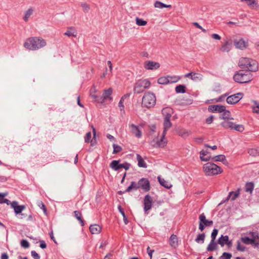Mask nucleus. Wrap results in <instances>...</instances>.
I'll use <instances>...</instances> for the list:
<instances>
[{
	"instance_id": "nucleus-1",
	"label": "nucleus",
	"mask_w": 259,
	"mask_h": 259,
	"mask_svg": "<svg viewBox=\"0 0 259 259\" xmlns=\"http://www.w3.org/2000/svg\"><path fill=\"white\" fill-rule=\"evenodd\" d=\"M47 45L45 40L40 37H30L26 39L23 46L27 50H38Z\"/></svg>"
},
{
	"instance_id": "nucleus-2",
	"label": "nucleus",
	"mask_w": 259,
	"mask_h": 259,
	"mask_svg": "<svg viewBox=\"0 0 259 259\" xmlns=\"http://www.w3.org/2000/svg\"><path fill=\"white\" fill-rule=\"evenodd\" d=\"M233 79L235 82L239 83H247L252 80V75L249 72L239 71L234 74Z\"/></svg>"
},
{
	"instance_id": "nucleus-3",
	"label": "nucleus",
	"mask_w": 259,
	"mask_h": 259,
	"mask_svg": "<svg viewBox=\"0 0 259 259\" xmlns=\"http://www.w3.org/2000/svg\"><path fill=\"white\" fill-rule=\"evenodd\" d=\"M203 170L207 176L218 175L222 172V169L215 164L212 162H207L203 166Z\"/></svg>"
},
{
	"instance_id": "nucleus-4",
	"label": "nucleus",
	"mask_w": 259,
	"mask_h": 259,
	"mask_svg": "<svg viewBox=\"0 0 259 259\" xmlns=\"http://www.w3.org/2000/svg\"><path fill=\"white\" fill-rule=\"evenodd\" d=\"M156 103V97L154 94L147 92L142 98V105L148 108L153 107Z\"/></svg>"
},
{
	"instance_id": "nucleus-5",
	"label": "nucleus",
	"mask_w": 259,
	"mask_h": 259,
	"mask_svg": "<svg viewBox=\"0 0 259 259\" xmlns=\"http://www.w3.org/2000/svg\"><path fill=\"white\" fill-rule=\"evenodd\" d=\"M150 82L147 79L139 80L134 86V91L135 93L140 94L143 92L150 85Z\"/></svg>"
},
{
	"instance_id": "nucleus-6",
	"label": "nucleus",
	"mask_w": 259,
	"mask_h": 259,
	"mask_svg": "<svg viewBox=\"0 0 259 259\" xmlns=\"http://www.w3.org/2000/svg\"><path fill=\"white\" fill-rule=\"evenodd\" d=\"M137 190L141 188L144 192H148L150 190V185L149 180L146 178L141 179L136 183Z\"/></svg>"
},
{
	"instance_id": "nucleus-7",
	"label": "nucleus",
	"mask_w": 259,
	"mask_h": 259,
	"mask_svg": "<svg viewBox=\"0 0 259 259\" xmlns=\"http://www.w3.org/2000/svg\"><path fill=\"white\" fill-rule=\"evenodd\" d=\"M234 45L237 49L243 50L248 46V41L242 38H236L233 40Z\"/></svg>"
},
{
	"instance_id": "nucleus-8",
	"label": "nucleus",
	"mask_w": 259,
	"mask_h": 259,
	"mask_svg": "<svg viewBox=\"0 0 259 259\" xmlns=\"http://www.w3.org/2000/svg\"><path fill=\"white\" fill-rule=\"evenodd\" d=\"M243 98V94L238 93L227 97L226 101L229 104H235Z\"/></svg>"
},
{
	"instance_id": "nucleus-9",
	"label": "nucleus",
	"mask_w": 259,
	"mask_h": 259,
	"mask_svg": "<svg viewBox=\"0 0 259 259\" xmlns=\"http://www.w3.org/2000/svg\"><path fill=\"white\" fill-rule=\"evenodd\" d=\"M175 103L179 105L185 106L190 105L193 103V100L185 97H180L175 100Z\"/></svg>"
},
{
	"instance_id": "nucleus-10",
	"label": "nucleus",
	"mask_w": 259,
	"mask_h": 259,
	"mask_svg": "<svg viewBox=\"0 0 259 259\" xmlns=\"http://www.w3.org/2000/svg\"><path fill=\"white\" fill-rule=\"evenodd\" d=\"M152 198L149 195H146L144 198L143 200L144 203V209L145 212H146L148 210H150L152 207Z\"/></svg>"
},
{
	"instance_id": "nucleus-11",
	"label": "nucleus",
	"mask_w": 259,
	"mask_h": 259,
	"mask_svg": "<svg viewBox=\"0 0 259 259\" xmlns=\"http://www.w3.org/2000/svg\"><path fill=\"white\" fill-rule=\"evenodd\" d=\"M245 69L249 71L255 72L258 70V63L255 60L250 59Z\"/></svg>"
},
{
	"instance_id": "nucleus-12",
	"label": "nucleus",
	"mask_w": 259,
	"mask_h": 259,
	"mask_svg": "<svg viewBox=\"0 0 259 259\" xmlns=\"http://www.w3.org/2000/svg\"><path fill=\"white\" fill-rule=\"evenodd\" d=\"M11 207L14 209V212L16 214H20L25 208L24 205H19L18 202L14 201L11 203Z\"/></svg>"
},
{
	"instance_id": "nucleus-13",
	"label": "nucleus",
	"mask_w": 259,
	"mask_h": 259,
	"mask_svg": "<svg viewBox=\"0 0 259 259\" xmlns=\"http://www.w3.org/2000/svg\"><path fill=\"white\" fill-rule=\"evenodd\" d=\"M232 40H225L222 45V47L220 48L221 51L223 52H229L232 46Z\"/></svg>"
},
{
	"instance_id": "nucleus-14",
	"label": "nucleus",
	"mask_w": 259,
	"mask_h": 259,
	"mask_svg": "<svg viewBox=\"0 0 259 259\" xmlns=\"http://www.w3.org/2000/svg\"><path fill=\"white\" fill-rule=\"evenodd\" d=\"M249 234L252 237V240L253 241L252 246L254 247L259 248V235L257 232H250Z\"/></svg>"
},
{
	"instance_id": "nucleus-15",
	"label": "nucleus",
	"mask_w": 259,
	"mask_h": 259,
	"mask_svg": "<svg viewBox=\"0 0 259 259\" xmlns=\"http://www.w3.org/2000/svg\"><path fill=\"white\" fill-rule=\"evenodd\" d=\"M225 106L221 105H213L208 107V110L212 112H218L219 113L223 112L225 110Z\"/></svg>"
},
{
	"instance_id": "nucleus-16",
	"label": "nucleus",
	"mask_w": 259,
	"mask_h": 259,
	"mask_svg": "<svg viewBox=\"0 0 259 259\" xmlns=\"http://www.w3.org/2000/svg\"><path fill=\"white\" fill-rule=\"evenodd\" d=\"M159 67L160 64L157 62L148 61L145 63V68L148 70L156 69Z\"/></svg>"
},
{
	"instance_id": "nucleus-17",
	"label": "nucleus",
	"mask_w": 259,
	"mask_h": 259,
	"mask_svg": "<svg viewBox=\"0 0 259 259\" xmlns=\"http://www.w3.org/2000/svg\"><path fill=\"white\" fill-rule=\"evenodd\" d=\"M162 114L164 117V119H170L173 113L172 109L170 107H166L162 110Z\"/></svg>"
},
{
	"instance_id": "nucleus-18",
	"label": "nucleus",
	"mask_w": 259,
	"mask_h": 259,
	"mask_svg": "<svg viewBox=\"0 0 259 259\" xmlns=\"http://www.w3.org/2000/svg\"><path fill=\"white\" fill-rule=\"evenodd\" d=\"M209 152L207 150H202L200 152V158L201 161H208L210 160L211 156L208 155Z\"/></svg>"
},
{
	"instance_id": "nucleus-19",
	"label": "nucleus",
	"mask_w": 259,
	"mask_h": 259,
	"mask_svg": "<svg viewBox=\"0 0 259 259\" xmlns=\"http://www.w3.org/2000/svg\"><path fill=\"white\" fill-rule=\"evenodd\" d=\"M199 219L206 227L211 226L213 225V221L207 220L204 213L199 215Z\"/></svg>"
},
{
	"instance_id": "nucleus-20",
	"label": "nucleus",
	"mask_w": 259,
	"mask_h": 259,
	"mask_svg": "<svg viewBox=\"0 0 259 259\" xmlns=\"http://www.w3.org/2000/svg\"><path fill=\"white\" fill-rule=\"evenodd\" d=\"M172 126V123L170 121V119H164L163 121V137H164L166 134L167 130H168Z\"/></svg>"
},
{
	"instance_id": "nucleus-21",
	"label": "nucleus",
	"mask_w": 259,
	"mask_h": 259,
	"mask_svg": "<svg viewBox=\"0 0 259 259\" xmlns=\"http://www.w3.org/2000/svg\"><path fill=\"white\" fill-rule=\"evenodd\" d=\"M65 35L68 37L73 36L76 37L77 36V31L73 27H69L67 28L66 32L64 33Z\"/></svg>"
},
{
	"instance_id": "nucleus-22",
	"label": "nucleus",
	"mask_w": 259,
	"mask_h": 259,
	"mask_svg": "<svg viewBox=\"0 0 259 259\" xmlns=\"http://www.w3.org/2000/svg\"><path fill=\"white\" fill-rule=\"evenodd\" d=\"M120 160H113L110 164V167L115 171L118 170L120 168L122 167V164L119 163Z\"/></svg>"
},
{
	"instance_id": "nucleus-23",
	"label": "nucleus",
	"mask_w": 259,
	"mask_h": 259,
	"mask_svg": "<svg viewBox=\"0 0 259 259\" xmlns=\"http://www.w3.org/2000/svg\"><path fill=\"white\" fill-rule=\"evenodd\" d=\"M101 227L97 224L91 225L90 227V230L92 234H98L101 231Z\"/></svg>"
},
{
	"instance_id": "nucleus-24",
	"label": "nucleus",
	"mask_w": 259,
	"mask_h": 259,
	"mask_svg": "<svg viewBox=\"0 0 259 259\" xmlns=\"http://www.w3.org/2000/svg\"><path fill=\"white\" fill-rule=\"evenodd\" d=\"M131 132L133 135L138 138L141 137V132L140 131L138 127L134 124L131 125Z\"/></svg>"
},
{
	"instance_id": "nucleus-25",
	"label": "nucleus",
	"mask_w": 259,
	"mask_h": 259,
	"mask_svg": "<svg viewBox=\"0 0 259 259\" xmlns=\"http://www.w3.org/2000/svg\"><path fill=\"white\" fill-rule=\"evenodd\" d=\"M169 241L171 246L176 248L178 246V239L176 235H171L169 238Z\"/></svg>"
},
{
	"instance_id": "nucleus-26",
	"label": "nucleus",
	"mask_w": 259,
	"mask_h": 259,
	"mask_svg": "<svg viewBox=\"0 0 259 259\" xmlns=\"http://www.w3.org/2000/svg\"><path fill=\"white\" fill-rule=\"evenodd\" d=\"M230 119L224 120L221 123V125L225 128H230L232 130L233 126L234 125V123L230 121Z\"/></svg>"
},
{
	"instance_id": "nucleus-27",
	"label": "nucleus",
	"mask_w": 259,
	"mask_h": 259,
	"mask_svg": "<svg viewBox=\"0 0 259 259\" xmlns=\"http://www.w3.org/2000/svg\"><path fill=\"white\" fill-rule=\"evenodd\" d=\"M250 59L249 58L245 57L240 58L238 63L239 66L241 68L245 69Z\"/></svg>"
},
{
	"instance_id": "nucleus-28",
	"label": "nucleus",
	"mask_w": 259,
	"mask_h": 259,
	"mask_svg": "<svg viewBox=\"0 0 259 259\" xmlns=\"http://www.w3.org/2000/svg\"><path fill=\"white\" fill-rule=\"evenodd\" d=\"M137 160L138 161V165L140 167L147 168V165L143 160L142 156L139 154H137Z\"/></svg>"
},
{
	"instance_id": "nucleus-29",
	"label": "nucleus",
	"mask_w": 259,
	"mask_h": 259,
	"mask_svg": "<svg viewBox=\"0 0 259 259\" xmlns=\"http://www.w3.org/2000/svg\"><path fill=\"white\" fill-rule=\"evenodd\" d=\"M229 239L228 235L224 236L223 235L219 238L217 243L220 244L222 247H223Z\"/></svg>"
},
{
	"instance_id": "nucleus-30",
	"label": "nucleus",
	"mask_w": 259,
	"mask_h": 259,
	"mask_svg": "<svg viewBox=\"0 0 259 259\" xmlns=\"http://www.w3.org/2000/svg\"><path fill=\"white\" fill-rule=\"evenodd\" d=\"M218 248L217 243L215 242L214 240H211L210 243L206 248V250L207 251H212L215 250Z\"/></svg>"
},
{
	"instance_id": "nucleus-31",
	"label": "nucleus",
	"mask_w": 259,
	"mask_h": 259,
	"mask_svg": "<svg viewBox=\"0 0 259 259\" xmlns=\"http://www.w3.org/2000/svg\"><path fill=\"white\" fill-rule=\"evenodd\" d=\"M112 93V90L111 88H109L108 90H105L102 96L105 100L107 99L111 100L112 98L111 97V95Z\"/></svg>"
},
{
	"instance_id": "nucleus-32",
	"label": "nucleus",
	"mask_w": 259,
	"mask_h": 259,
	"mask_svg": "<svg viewBox=\"0 0 259 259\" xmlns=\"http://www.w3.org/2000/svg\"><path fill=\"white\" fill-rule=\"evenodd\" d=\"M158 180L161 186H163L164 187L167 189H169L172 187V185L167 181H165L164 179L161 178L160 177H158Z\"/></svg>"
},
{
	"instance_id": "nucleus-33",
	"label": "nucleus",
	"mask_w": 259,
	"mask_h": 259,
	"mask_svg": "<svg viewBox=\"0 0 259 259\" xmlns=\"http://www.w3.org/2000/svg\"><path fill=\"white\" fill-rule=\"evenodd\" d=\"M213 161H221L223 162L224 163L226 161V157L224 155H219L217 156L211 157L210 159Z\"/></svg>"
},
{
	"instance_id": "nucleus-34",
	"label": "nucleus",
	"mask_w": 259,
	"mask_h": 259,
	"mask_svg": "<svg viewBox=\"0 0 259 259\" xmlns=\"http://www.w3.org/2000/svg\"><path fill=\"white\" fill-rule=\"evenodd\" d=\"M241 2H246L247 5L251 8H253L254 7L257 8H259V5L256 0H241Z\"/></svg>"
},
{
	"instance_id": "nucleus-35",
	"label": "nucleus",
	"mask_w": 259,
	"mask_h": 259,
	"mask_svg": "<svg viewBox=\"0 0 259 259\" xmlns=\"http://www.w3.org/2000/svg\"><path fill=\"white\" fill-rule=\"evenodd\" d=\"M231 113L229 110H226V108H225V110L223 111V113L220 116V118L223 119L224 120L226 119H231L233 120L234 118L233 117H230Z\"/></svg>"
},
{
	"instance_id": "nucleus-36",
	"label": "nucleus",
	"mask_w": 259,
	"mask_h": 259,
	"mask_svg": "<svg viewBox=\"0 0 259 259\" xmlns=\"http://www.w3.org/2000/svg\"><path fill=\"white\" fill-rule=\"evenodd\" d=\"M34 12V10L32 8H29L24 14V16L23 17V20L25 22H27L29 18L32 15Z\"/></svg>"
},
{
	"instance_id": "nucleus-37",
	"label": "nucleus",
	"mask_w": 259,
	"mask_h": 259,
	"mask_svg": "<svg viewBox=\"0 0 259 259\" xmlns=\"http://www.w3.org/2000/svg\"><path fill=\"white\" fill-rule=\"evenodd\" d=\"M74 217L80 223L81 226H83L84 225V222L83 220L82 219L81 213L79 211L75 210L74 211Z\"/></svg>"
},
{
	"instance_id": "nucleus-38",
	"label": "nucleus",
	"mask_w": 259,
	"mask_h": 259,
	"mask_svg": "<svg viewBox=\"0 0 259 259\" xmlns=\"http://www.w3.org/2000/svg\"><path fill=\"white\" fill-rule=\"evenodd\" d=\"M205 238V233L198 234L197 237L195 238V241L197 243L203 244L204 242Z\"/></svg>"
},
{
	"instance_id": "nucleus-39",
	"label": "nucleus",
	"mask_w": 259,
	"mask_h": 259,
	"mask_svg": "<svg viewBox=\"0 0 259 259\" xmlns=\"http://www.w3.org/2000/svg\"><path fill=\"white\" fill-rule=\"evenodd\" d=\"M191 79L194 81H201L203 79V75L200 73L193 72Z\"/></svg>"
},
{
	"instance_id": "nucleus-40",
	"label": "nucleus",
	"mask_w": 259,
	"mask_h": 259,
	"mask_svg": "<svg viewBox=\"0 0 259 259\" xmlns=\"http://www.w3.org/2000/svg\"><path fill=\"white\" fill-rule=\"evenodd\" d=\"M254 183L253 182L246 183L245 186V190L246 192L251 194L254 189Z\"/></svg>"
},
{
	"instance_id": "nucleus-41",
	"label": "nucleus",
	"mask_w": 259,
	"mask_h": 259,
	"mask_svg": "<svg viewBox=\"0 0 259 259\" xmlns=\"http://www.w3.org/2000/svg\"><path fill=\"white\" fill-rule=\"evenodd\" d=\"M7 194V193H0V203H6L7 205H11L12 202H11V201L9 200L4 198V197L6 196Z\"/></svg>"
},
{
	"instance_id": "nucleus-42",
	"label": "nucleus",
	"mask_w": 259,
	"mask_h": 259,
	"mask_svg": "<svg viewBox=\"0 0 259 259\" xmlns=\"http://www.w3.org/2000/svg\"><path fill=\"white\" fill-rule=\"evenodd\" d=\"M186 88L185 85L180 84L176 87L175 91L177 93L184 94L186 92Z\"/></svg>"
},
{
	"instance_id": "nucleus-43",
	"label": "nucleus",
	"mask_w": 259,
	"mask_h": 259,
	"mask_svg": "<svg viewBox=\"0 0 259 259\" xmlns=\"http://www.w3.org/2000/svg\"><path fill=\"white\" fill-rule=\"evenodd\" d=\"M240 240L244 244L249 245L251 244L252 245V243L253 242V241L252 240V237L250 238L249 237L245 236V237H242L240 238Z\"/></svg>"
},
{
	"instance_id": "nucleus-44",
	"label": "nucleus",
	"mask_w": 259,
	"mask_h": 259,
	"mask_svg": "<svg viewBox=\"0 0 259 259\" xmlns=\"http://www.w3.org/2000/svg\"><path fill=\"white\" fill-rule=\"evenodd\" d=\"M158 83L161 84H167L169 83V79L167 76H162L158 78Z\"/></svg>"
},
{
	"instance_id": "nucleus-45",
	"label": "nucleus",
	"mask_w": 259,
	"mask_h": 259,
	"mask_svg": "<svg viewBox=\"0 0 259 259\" xmlns=\"http://www.w3.org/2000/svg\"><path fill=\"white\" fill-rule=\"evenodd\" d=\"M91 96L92 98L95 99V101L97 102L98 103H103L105 101V99L103 98L102 96H99L97 95H96L95 94H93L92 93H91Z\"/></svg>"
},
{
	"instance_id": "nucleus-46",
	"label": "nucleus",
	"mask_w": 259,
	"mask_h": 259,
	"mask_svg": "<svg viewBox=\"0 0 259 259\" xmlns=\"http://www.w3.org/2000/svg\"><path fill=\"white\" fill-rule=\"evenodd\" d=\"M118 209L119 210V211L120 212V213L123 217L124 223H125V224L127 225L128 223V221L127 217L125 215L124 210H123L120 205H119L118 206Z\"/></svg>"
},
{
	"instance_id": "nucleus-47",
	"label": "nucleus",
	"mask_w": 259,
	"mask_h": 259,
	"mask_svg": "<svg viewBox=\"0 0 259 259\" xmlns=\"http://www.w3.org/2000/svg\"><path fill=\"white\" fill-rule=\"evenodd\" d=\"M232 130H234L239 132H242L244 130V127L242 124H236L234 123Z\"/></svg>"
},
{
	"instance_id": "nucleus-48",
	"label": "nucleus",
	"mask_w": 259,
	"mask_h": 259,
	"mask_svg": "<svg viewBox=\"0 0 259 259\" xmlns=\"http://www.w3.org/2000/svg\"><path fill=\"white\" fill-rule=\"evenodd\" d=\"M164 137H163V135L159 141L157 142V145L158 147H164L166 144V141L164 140Z\"/></svg>"
},
{
	"instance_id": "nucleus-49",
	"label": "nucleus",
	"mask_w": 259,
	"mask_h": 259,
	"mask_svg": "<svg viewBox=\"0 0 259 259\" xmlns=\"http://www.w3.org/2000/svg\"><path fill=\"white\" fill-rule=\"evenodd\" d=\"M81 7L84 13H88L90 10V6L86 3H81Z\"/></svg>"
},
{
	"instance_id": "nucleus-50",
	"label": "nucleus",
	"mask_w": 259,
	"mask_h": 259,
	"mask_svg": "<svg viewBox=\"0 0 259 259\" xmlns=\"http://www.w3.org/2000/svg\"><path fill=\"white\" fill-rule=\"evenodd\" d=\"M91 133L90 132L87 133L85 137H84V142L85 143H91V145L93 146L94 145L93 140H91Z\"/></svg>"
},
{
	"instance_id": "nucleus-51",
	"label": "nucleus",
	"mask_w": 259,
	"mask_h": 259,
	"mask_svg": "<svg viewBox=\"0 0 259 259\" xmlns=\"http://www.w3.org/2000/svg\"><path fill=\"white\" fill-rule=\"evenodd\" d=\"M136 24L139 26H145L147 23V22L146 21L144 20L143 19L139 18L138 17L136 18Z\"/></svg>"
},
{
	"instance_id": "nucleus-52",
	"label": "nucleus",
	"mask_w": 259,
	"mask_h": 259,
	"mask_svg": "<svg viewBox=\"0 0 259 259\" xmlns=\"http://www.w3.org/2000/svg\"><path fill=\"white\" fill-rule=\"evenodd\" d=\"M133 189L137 190L136 183L135 182H132L131 185L125 190V192H130Z\"/></svg>"
},
{
	"instance_id": "nucleus-53",
	"label": "nucleus",
	"mask_w": 259,
	"mask_h": 259,
	"mask_svg": "<svg viewBox=\"0 0 259 259\" xmlns=\"http://www.w3.org/2000/svg\"><path fill=\"white\" fill-rule=\"evenodd\" d=\"M113 154H116L122 150V148L115 144H113Z\"/></svg>"
},
{
	"instance_id": "nucleus-54",
	"label": "nucleus",
	"mask_w": 259,
	"mask_h": 259,
	"mask_svg": "<svg viewBox=\"0 0 259 259\" xmlns=\"http://www.w3.org/2000/svg\"><path fill=\"white\" fill-rule=\"evenodd\" d=\"M248 154L252 156H256L258 155V151L257 149L254 148H251L248 150Z\"/></svg>"
},
{
	"instance_id": "nucleus-55",
	"label": "nucleus",
	"mask_w": 259,
	"mask_h": 259,
	"mask_svg": "<svg viewBox=\"0 0 259 259\" xmlns=\"http://www.w3.org/2000/svg\"><path fill=\"white\" fill-rule=\"evenodd\" d=\"M168 77L169 79V83L177 82L181 78L180 77L177 76H168Z\"/></svg>"
},
{
	"instance_id": "nucleus-56",
	"label": "nucleus",
	"mask_w": 259,
	"mask_h": 259,
	"mask_svg": "<svg viewBox=\"0 0 259 259\" xmlns=\"http://www.w3.org/2000/svg\"><path fill=\"white\" fill-rule=\"evenodd\" d=\"M240 189H238L235 192L231 191V192H233L232 195L231 197L232 200H235L236 198L238 197L240 194Z\"/></svg>"
},
{
	"instance_id": "nucleus-57",
	"label": "nucleus",
	"mask_w": 259,
	"mask_h": 259,
	"mask_svg": "<svg viewBox=\"0 0 259 259\" xmlns=\"http://www.w3.org/2000/svg\"><path fill=\"white\" fill-rule=\"evenodd\" d=\"M232 254L228 252H224L222 256L220 257V259H230L232 257Z\"/></svg>"
},
{
	"instance_id": "nucleus-58",
	"label": "nucleus",
	"mask_w": 259,
	"mask_h": 259,
	"mask_svg": "<svg viewBox=\"0 0 259 259\" xmlns=\"http://www.w3.org/2000/svg\"><path fill=\"white\" fill-rule=\"evenodd\" d=\"M236 249L237 250L240 251H244L245 250V247L243 245H241L240 244V242L239 241H237V246Z\"/></svg>"
},
{
	"instance_id": "nucleus-59",
	"label": "nucleus",
	"mask_w": 259,
	"mask_h": 259,
	"mask_svg": "<svg viewBox=\"0 0 259 259\" xmlns=\"http://www.w3.org/2000/svg\"><path fill=\"white\" fill-rule=\"evenodd\" d=\"M21 246H22L24 248H27L29 247V243L27 241V240L23 239L20 242Z\"/></svg>"
},
{
	"instance_id": "nucleus-60",
	"label": "nucleus",
	"mask_w": 259,
	"mask_h": 259,
	"mask_svg": "<svg viewBox=\"0 0 259 259\" xmlns=\"http://www.w3.org/2000/svg\"><path fill=\"white\" fill-rule=\"evenodd\" d=\"M218 232H219V231L217 229H214L212 230V232L211 234V240H213L215 241V240L216 239V237L218 235Z\"/></svg>"
},
{
	"instance_id": "nucleus-61",
	"label": "nucleus",
	"mask_w": 259,
	"mask_h": 259,
	"mask_svg": "<svg viewBox=\"0 0 259 259\" xmlns=\"http://www.w3.org/2000/svg\"><path fill=\"white\" fill-rule=\"evenodd\" d=\"M154 6L155 8L162 9L163 8V6H164V4L159 1H156L154 4Z\"/></svg>"
},
{
	"instance_id": "nucleus-62",
	"label": "nucleus",
	"mask_w": 259,
	"mask_h": 259,
	"mask_svg": "<svg viewBox=\"0 0 259 259\" xmlns=\"http://www.w3.org/2000/svg\"><path fill=\"white\" fill-rule=\"evenodd\" d=\"M227 96V94H224L223 95H221L220 97H219L217 99H213V100H215L216 102H220L224 100L225 98Z\"/></svg>"
},
{
	"instance_id": "nucleus-63",
	"label": "nucleus",
	"mask_w": 259,
	"mask_h": 259,
	"mask_svg": "<svg viewBox=\"0 0 259 259\" xmlns=\"http://www.w3.org/2000/svg\"><path fill=\"white\" fill-rule=\"evenodd\" d=\"M31 256L33 257L34 259H40V256L34 250L31 251Z\"/></svg>"
},
{
	"instance_id": "nucleus-64",
	"label": "nucleus",
	"mask_w": 259,
	"mask_h": 259,
	"mask_svg": "<svg viewBox=\"0 0 259 259\" xmlns=\"http://www.w3.org/2000/svg\"><path fill=\"white\" fill-rule=\"evenodd\" d=\"M123 101V98H121L118 103V106L120 109V111H122L124 110Z\"/></svg>"
}]
</instances>
